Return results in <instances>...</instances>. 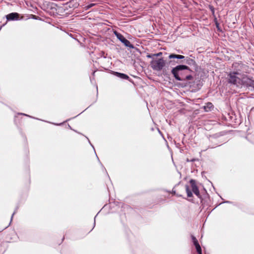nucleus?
Wrapping results in <instances>:
<instances>
[{
	"label": "nucleus",
	"instance_id": "f257e3e1",
	"mask_svg": "<svg viewBox=\"0 0 254 254\" xmlns=\"http://www.w3.org/2000/svg\"><path fill=\"white\" fill-rule=\"evenodd\" d=\"M189 69V67L187 65H179L173 68L171 70V72L175 79L178 81L191 80L193 78L191 75H184V72L183 70Z\"/></svg>",
	"mask_w": 254,
	"mask_h": 254
},
{
	"label": "nucleus",
	"instance_id": "f03ea898",
	"mask_svg": "<svg viewBox=\"0 0 254 254\" xmlns=\"http://www.w3.org/2000/svg\"><path fill=\"white\" fill-rule=\"evenodd\" d=\"M150 65L154 70L160 71L165 66L166 62L163 58L153 59Z\"/></svg>",
	"mask_w": 254,
	"mask_h": 254
},
{
	"label": "nucleus",
	"instance_id": "7ed1b4c3",
	"mask_svg": "<svg viewBox=\"0 0 254 254\" xmlns=\"http://www.w3.org/2000/svg\"><path fill=\"white\" fill-rule=\"evenodd\" d=\"M242 74L236 71L230 72L229 76V82L236 85L237 86H240Z\"/></svg>",
	"mask_w": 254,
	"mask_h": 254
},
{
	"label": "nucleus",
	"instance_id": "20e7f679",
	"mask_svg": "<svg viewBox=\"0 0 254 254\" xmlns=\"http://www.w3.org/2000/svg\"><path fill=\"white\" fill-rule=\"evenodd\" d=\"M115 34L118 38V39L121 41L126 47H129L130 48H133V46L130 43V42L126 39L123 35L121 34L115 32Z\"/></svg>",
	"mask_w": 254,
	"mask_h": 254
},
{
	"label": "nucleus",
	"instance_id": "39448f33",
	"mask_svg": "<svg viewBox=\"0 0 254 254\" xmlns=\"http://www.w3.org/2000/svg\"><path fill=\"white\" fill-rule=\"evenodd\" d=\"M242 82L240 83V85H245L247 86H251L253 84V80L249 77L247 75L242 74L241 79Z\"/></svg>",
	"mask_w": 254,
	"mask_h": 254
},
{
	"label": "nucleus",
	"instance_id": "423d86ee",
	"mask_svg": "<svg viewBox=\"0 0 254 254\" xmlns=\"http://www.w3.org/2000/svg\"><path fill=\"white\" fill-rule=\"evenodd\" d=\"M190 183L191 185V189L193 193L198 197H200V194L198 187H197L195 181L194 180H190Z\"/></svg>",
	"mask_w": 254,
	"mask_h": 254
},
{
	"label": "nucleus",
	"instance_id": "0eeeda50",
	"mask_svg": "<svg viewBox=\"0 0 254 254\" xmlns=\"http://www.w3.org/2000/svg\"><path fill=\"white\" fill-rule=\"evenodd\" d=\"M191 239H192L193 245L195 247V248H196V251H197L198 254H202L201 248L196 238L194 236H191Z\"/></svg>",
	"mask_w": 254,
	"mask_h": 254
},
{
	"label": "nucleus",
	"instance_id": "6e6552de",
	"mask_svg": "<svg viewBox=\"0 0 254 254\" xmlns=\"http://www.w3.org/2000/svg\"><path fill=\"white\" fill-rule=\"evenodd\" d=\"M19 18V14L17 13H11L6 15L7 20H17Z\"/></svg>",
	"mask_w": 254,
	"mask_h": 254
},
{
	"label": "nucleus",
	"instance_id": "1a4fd4ad",
	"mask_svg": "<svg viewBox=\"0 0 254 254\" xmlns=\"http://www.w3.org/2000/svg\"><path fill=\"white\" fill-rule=\"evenodd\" d=\"M169 58L170 59L176 58L177 59L181 60V59H184L185 58V57L184 56L180 55L170 54L169 56Z\"/></svg>",
	"mask_w": 254,
	"mask_h": 254
},
{
	"label": "nucleus",
	"instance_id": "9d476101",
	"mask_svg": "<svg viewBox=\"0 0 254 254\" xmlns=\"http://www.w3.org/2000/svg\"><path fill=\"white\" fill-rule=\"evenodd\" d=\"M116 75H117L118 77L121 78H123V79H127L129 78V76L127 75V74H125L124 73H119V72H116Z\"/></svg>",
	"mask_w": 254,
	"mask_h": 254
},
{
	"label": "nucleus",
	"instance_id": "9b49d317",
	"mask_svg": "<svg viewBox=\"0 0 254 254\" xmlns=\"http://www.w3.org/2000/svg\"><path fill=\"white\" fill-rule=\"evenodd\" d=\"M213 107V104L210 102H208L206 106L204 107V108L206 111H208V110H210L211 108Z\"/></svg>",
	"mask_w": 254,
	"mask_h": 254
},
{
	"label": "nucleus",
	"instance_id": "f8f14e48",
	"mask_svg": "<svg viewBox=\"0 0 254 254\" xmlns=\"http://www.w3.org/2000/svg\"><path fill=\"white\" fill-rule=\"evenodd\" d=\"M186 190L187 193V195L188 197H190L192 196V193L190 191L189 187L188 186H186Z\"/></svg>",
	"mask_w": 254,
	"mask_h": 254
},
{
	"label": "nucleus",
	"instance_id": "ddd939ff",
	"mask_svg": "<svg viewBox=\"0 0 254 254\" xmlns=\"http://www.w3.org/2000/svg\"><path fill=\"white\" fill-rule=\"evenodd\" d=\"M162 55V53L161 52H159L157 54H153V56H154V57H160L161 56V55Z\"/></svg>",
	"mask_w": 254,
	"mask_h": 254
},
{
	"label": "nucleus",
	"instance_id": "4468645a",
	"mask_svg": "<svg viewBox=\"0 0 254 254\" xmlns=\"http://www.w3.org/2000/svg\"><path fill=\"white\" fill-rule=\"evenodd\" d=\"M147 57L148 58L154 59V56H153V54H152V55H147Z\"/></svg>",
	"mask_w": 254,
	"mask_h": 254
},
{
	"label": "nucleus",
	"instance_id": "2eb2a0df",
	"mask_svg": "<svg viewBox=\"0 0 254 254\" xmlns=\"http://www.w3.org/2000/svg\"><path fill=\"white\" fill-rule=\"evenodd\" d=\"M95 5L94 3H91L87 6V8H89Z\"/></svg>",
	"mask_w": 254,
	"mask_h": 254
},
{
	"label": "nucleus",
	"instance_id": "dca6fc26",
	"mask_svg": "<svg viewBox=\"0 0 254 254\" xmlns=\"http://www.w3.org/2000/svg\"><path fill=\"white\" fill-rule=\"evenodd\" d=\"M211 11L213 13H214V9L213 7H211Z\"/></svg>",
	"mask_w": 254,
	"mask_h": 254
},
{
	"label": "nucleus",
	"instance_id": "f3484780",
	"mask_svg": "<svg viewBox=\"0 0 254 254\" xmlns=\"http://www.w3.org/2000/svg\"><path fill=\"white\" fill-rule=\"evenodd\" d=\"M251 86H252L254 88V80H253V84L251 85Z\"/></svg>",
	"mask_w": 254,
	"mask_h": 254
}]
</instances>
